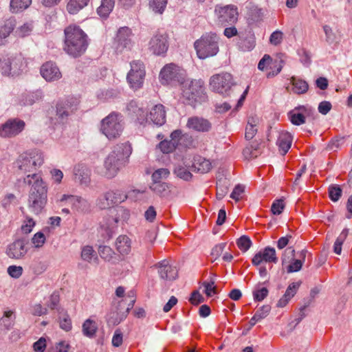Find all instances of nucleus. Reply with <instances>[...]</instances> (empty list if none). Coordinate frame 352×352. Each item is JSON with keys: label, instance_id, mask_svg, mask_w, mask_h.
<instances>
[{"label": "nucleus", "instance_id": "obj_14", "mask_svg": "<svg viewBox=\"0 0 352 352\" xmlns=\"http://www.w3.org/2000/svg\"><path fill=\"white\" fill-rule=\"evenodd\" d=\"M168 47V36L166 34L157 33L149 41V50L154 54H164L166 52Z\"/></svg>", "mask_w": 352, "mask_h": 352}, {"label": "nucleus", "instance_id": "obj_29", "mask_svg": "<svg viewBox=\"0 0 352 352\" xmlns=\"http://www.w3.org/2000/svg\"><path fill=\"white\" fill-rule=\"evenodd\" d=\"M116 249L121 254H128L131 251V240L126 235L118 236L116 242Z\"/></svg>", "mask_w": 352, "mask_h": 352}, {"label": "nucleus", "instance_id": "obj_32", "mask_svg": "<svg viewBox=\"0 0 352 352\" xmlns=\"http://www.w3.org/2000/svg\"><path fill=\"white\" fill-rule=\"evenodd\" d=\"M173 173L177 177L185 181H189L192 177L190 170L186 164L185 166L180 164L175 165Z\"/></svg>", "mask_w": 352, "mask_h": 352}, {"label": "nucleus", "instance_id": "obj_45", "mask_svg": "<svg viewBox=\"0 0 352 352\" xmlns=\"http://www.w3.org/2000/svg\"><path fill=\"white\" fill-rule=\"evenodd\" d=\"M179 144L186 148H195L197 146L198 141L190 134L184 133Z\"/></svg>", "mask_w": 352, "mask_h": 352}, {"label": "nucleus", "instance_id": "obj_51", "mask_svg": "<svg viewBox=\"0 0 352 352\" xmlns=\"http://www.w3.org/2000/svg\"><path fill=\"white\" fill-rule=\"evenodd\" d=\"M236 244L242 252H246L251 247L252 241L248 236L243 235L237 240Z\"/></svg>", "mask_w": 352, "mask_h": 352}, {"label": "nucleus", "instance_id": "obj_55", "mask_svg": "<svg viewBox=\"0 0 352 352\" xmlns=\"http://www.w3.org/2000/svg\"><path fill=\"white\" fill-rule=\"evenodd\" d=\"M209 88L211 91L219 93L220 92V75L214 74L210 77L209 81Z\"/></svg>", "mask_w": 352, "mask_h": 352}, {"label": "nucleus", "instance_id": "obj_13", "mask_svg": "<svg viewBox=\"0 0 352 352\" xmlns=\"http://www.w3.org/2000/svg\"><path fill=\"white\" fill-rule=\"evenodd\" d=\"M27 244L28 242L24 239H16L8 245L6 254L12 259H21L28 252Z\"/></svg>", "mask_w": 352, "mask_h": 352}, {"label": "nucleus", "instance_id": "obj_24", "mask_svg": "<svg viewBox=\"0 0 352 352\" xmlns=\"http://www.w3.org/2000/svg\"><path fill=\"white\" fill-rule=\"evenodd\" d=\"M15 26L16 20L12 18L6 20L4 24L0 26V45H3L7 43V38L13 32Z\"/></svg>", "mask_w": 352, "mask_h": 352}, {"label": "nucleus", "instance_id": "obj_2", "mask_svg": "<svg viewBox=\"0 0 352 352\" xmlns=\"http://www.w3.org/2000/svg\"><path fill=\"white\" fill-rule=\"evenodd\" d=\"M131 153L132 148L129 142L118 144L114 146L104 162V175L108 178L114 177L119 170L125 166Z\"/></svg>", "mask_w": 352, "mask_h": 352}, {"label": "nucleus", "instance_id": "obj_15", "mask_svg": "<svg viewBox=\"0 0 352 352\" xmlns=\"http://www.w3.org/2000/svg\"><path fill=\"white\" fill-rule=\"evenodd\" d=\"M278 260L275 249L274 248L266 247L254 256L252 262L254 265L258 266L263 261L265 263H276Z\"/></svg>", "mask_w": 352, "mask_h": 352}, {"label": "nucleus", "instance_id": "obj_56", "mask_svg": "<svg viewBox=\"0 0 352 352\" xmlns=\"http://www.w3.org/2000/svg\"><path fill=\"white\" fill-rule=\"evenodd\" d=\"M245 191V186L241 184H237L230 194V198L235 201H239L242 198V195Z\"/></svg>", "mask_w": 352, "mask_h": 352}, {"label": "nucleus", "instance_id": "obj_3", "mask_svg": "<svg viewBox=\"0 0 352 352\" xmlns=\"http://www.w3.org/2000/svg\"><path fill=\"white\" fill-rule=\"evenodd\" d=\"M64 50L73 57L85 53L88 46L86 34L78 26L69 25L65 30Z\"/></svg>", "mask_w": 352, "mask_h": 352}, {"label": "nucleus", "instance_id": "obj_63", "mask_svg": "<svg viewBox=\"0 0 352 352\" xmlns=\"http://www.w3.org/2000/svg\"><path fill=\"white\" fill-rule=\"evenodd\" d=\"M60 302V295L58 292H54L52 294V295L50 297V300L47 306L51 309H54L57 308V306L58 305Z\"/></svg>", "mask_w": 352, "mask_h": 352}, {"label": "nucleus", "instance_id": "obj_4", "mask_svg": "<svg viewBox=\"0 0 352 352\" xmlns=\"http://www.w3.org/2000/svg\"><path fill=\"white\" fill-rule=\"evenodd\" d=\"M183 102L196 108L207 100L204 82L201 79H184L181 85Z\"/></svg>", "mask_w": 352, "mask_h": 352}, {"label": "nucleus", "instance_id": "obj_58", "mask_svg": "<svg viewBox=\"0 0 352 352\" xmlns=\"http://www.w3.org/2000/svg\"><path fill=\"white\" fill-rule=\"evenodd\" d=\"M8 274L14 278H19L21 276L23 269L21 266L10 265L8 267Z\"/></svg>", "mask_w": 352, "mask_h": 352}, {"label": "nucleus", "instance_id": "obj_41", "mask_svg": "<svg viewBox=\"0 0 352 352\" xmlns=\"http://www.w3.org/2000/svg\"><path fill=\"white\" fill-rule=\"evenodd\" d=\"M287 118L292 124L299 126L305 122V116L300 112L294 113V111H289Z\"/></svg>", "mask_w": 352, "mask_h": 352}, {"label": "nucleus", "instance_id": "obj_19", "mask_svg": "<svg viewBox=\"0 0 352 352\" xmlns=\"http://www.w3.org/2000/svg\"><path fill=\"white\" fill-rule=\"evenodd\" d=\"M187 126L195 131L206 132L210 130L211 125L207 120L198 117H192L188 120Z\"/></svg>", "mask_w": 352, "mask_h": 352}, {"label": "nucleus", "instance_id": "obj_40", "mask_svg": "<svg viewBox=\"0 0 352 352\" xmlns=\"http://www.w3.org/2000/svg\"><path fill=\"white\" fill-rule=\"evenodd\" d=\"M166 111H150L148 118L157 126H162L166 122Z\"/></svg>", "mask_w": 352, "mask_h": 352}, {"label": "nucleus", "instance_id": "obj_43", "mask_svg": "<svg viewBox=\"0 0 352 352\" xmlns=\"http://www.w3.org/2000/svg\"><path fill=\"white\" fill-rule=\"evenodd\" d=\"M148 4L155 12L161 14L166 6L167 0H148Z\"/></svg>", "mask_w": 352, "mask_h": 352}, {"label": "nucleus", "instance_id": "obj_12", "mask_svg": "<svg viewBox=\"0 0 352 352\" xmlns=\"http://www.w3.org/2000/svg\"><path fill=\"white\" fill-rule=\"evenodd\" d=\"M131 35V30L127 27H122L118 30L114 40V47L117 52H122L124 49L130 48Z\"/></svg>", "mask_w": 352, "mask_h": 352}, {"label": "nucleus", "instance_id": "obj_6", "mask_svg": "<svg viewBox=\"0 0 352 352\" xmlns=\"http://www.w3.org/2000/svg\"><path fill=\"white\" fill-rule=\"evenodd\" d=\"M43 153L36 150L21 154L17 161L16 164L21 173L30 175L34 174L37 166H40L43 163Z\"/></svg>", "mask_w": 352, "mask_h": 352}, {"label": "nucleus", "instance_id": "obj_57", "mask_svg": "<svg viewBox=\"0 0 352 352\" xmlns=\"http://www.w3.org/2000/svg\"><path fill=\"white\" fill-rule=\"evenodd\" d=\"M59 324L60 327L65 331H69L72 329V320L67 314H65L63 318H60Z\"/></svg>", "mask_w": 352, "mask_h": 352}, {"label": "nucleus", "instance_id": "obj_1", "mask_svg": "<svg viewBox=\"0 0 352 352\" xmlns=\"http://www.w3.org/2000/svg\"><path fill=\"white\" fill-rule=\"evenodd\" d=\"M23 183L31 186L29 191L28 205L31 212L40 214L47 204V188L41 176L36 173L30 174L23 178Z\"/></svg>", "mask_w": 352, "mask_h": 352}, {"label": "nucleus", "instance_id": "obj_49", "mask_svg": "<svg viewBox=\"0 0 352 352\" xmlns=\"http://www.w3.org/2000/svg\"><path fill=\"white\" fill-rule=\"evenodd\" d=\"M10 57H0V73L3 76H10V67H9Z\"/></svg>", "mask_w": 352, "mask_h": 352}, {"label": "nucleus", "instance_id": "obj_62", "mask_svg": "<svg viewBox=\"0 0 352 352\" xmlns=\"http://www.w3.org/2000/svg\"><path fill=\"white\" fill-rule=\"evenodd\" d=\"M295 255V250L292 247L286 248L282 256L283 265L289 263L290 260L294 259Z\"/></svg>", "mask_w": 352, "mask_h": 352}, {"label": "nucleus", "instance_id": "obj_9", "mask_svg": "<svg viewBox=\"0 0 352 352\" xmlns=\"http://www.w3.org/2000/svg\"><path fill=\"white\" fill-rule=\"evenodd\" d=\"M130 65L131 69L127 74L126 79L133 89H138L143 85L145 76L144 66L140 60H133Z\"/></svg>", "mask_w": 352, "mask_h": 352}, {"label": "nucleus", "instance_id": "obj_54", "mask_svg": "<svg viewBox=\"0 0 352 352\" xmlns=\"http://www.w3.org/2000/svg\"><path fill=\"white\" fill-rule=\"evenodd\" d=\"M38 94L34 93L25 94L22 95L21 102L23 106H30L38 99Z\"/></svg>", "mask_w": 352, "mask_h": 352}, {"label": "nucleus", "instance_id": "obj_53", "mask_svg": "<svg viewBox=\"0 0 352 352\" xmlns=\"http://www.w3.org/2000/svg\"><path fill=\"white\" fill-rule=\"evenodd\" d=\"M12 311H7L4 312L3 316L1 318L0 322L6 330H10L13 324V321L10 318L12 315Z\"/></svg>", "mask_w": 352, "mask_h": 352}, {"label": "nucleus", "instance_id": "obj_35", "mask_svg": "<svg viewBox=\"0 0 352 352\" xmlns=\"http://www.w3.org/2000/svg\"><path fill=\"white\" fill-rule=\"evenodd\" d=\"M115 5L114 0H102L100 6L97 9L98 14L103 18H107Z\"/></svg>", "mask_w": 352, "mask_h": 352}, {"label": "nucleus", "instance_id": "obj_31", "mask_svg": "<svg viewBox=\"0 0 352 352\" xmlns=\"http://www.w3.org/2000/svg\"><path fill=\"white\" fill-rule=\"evenodd\" d=\"M126 197V195L120 190L109 191L104 194V199L110 205L121 203L124 201Z\"/></svg>", "mask_w": 352, "mask_h": 352}, {"label": "nucleus", "instance_id": "obj_61", "mask_svg": "<svg viewBox=\"0 0 352 352\" xmlns=\"http://www.w3.org/2000/svg\"><path fill=\"white\" fill-rule=\"evenodd\" d=\"M45 241V236L41 232L36 233L32 239V243L36 248H41L43 245Z\"/></svg>", "mask_w": 352, "mask_h": 352}, {"label": "nucleus", "instance_id": "obj_52", "mask_svg": "<svg viewBox=\"0 0 352 352\" xmlns=\"http://www.w3.org/2000/svg\"><path fill=\"white\" fill-rule=\"evenodd\" d=\"M33 30V25L32 23H26L19 27L15 32L17 36L20 37H25L29 35Z\"/></svg>", "mask_w": 352, "mask_h": 352}, {"label": "nucleus", "instance_id": "obj_64", "mask_svg": "<svg viewBox=\"0 0 352 352\" xmlns=\"http://www.w3.org/2000/svg\"><path fill=\"white\" fill-rule=\"evenodd\" d=\"M35 352H44L46 349V340L41 337L33 344Z\"/></svg>", "mask_w": 352, "mask_h": 352}, {"label": "nucleus", "instance_id": "obj_48", "mask_svg": "<svg viewBox=\"0 0 352 352\" xmlns=\"http://www.w3.org/2000/svg\"><path fill=\"white\" fill-rule=\"evenodd\" d=\"M342 190L338 185H331L329 187V196L331 201L336 202L339 200Z\"/></svg>", "mask_w": 352, "mask_h": 352}, {"label": "nucleus", "instance_id": "obj_25", "mask_svg": "<svg viewBox=\"0 0 352 352\" xmlns=\"http://www.w3.org/2000/svg\"><path fill=\"white\" fill-rule=\"evenodd\" d=\"M109 215H110L114 223L126 221L129 219L130 214L129 211L122 206H117L111 208L109 210Z\"/></svg>", "mask_w": 352, "mask_h": 352}, {"label": "nucleus", "instance_id": "obj_46", "mask_svg": "<svg viewBox=\"0 0 352 352\" xmlns=\"http://www.w3.org/2000/svg\"><path fill=\"white\" fill-rule=\"evenodd\" d=\"M98 252L101 258L108 261H111L115 255L113 250L107 245L100 246Z\"/></svg>", "mask_w": 352, "mask_h": 352}, {"label": "nucleus", "instance_id": "obj_20", "mask_svg": "<svg viewBox=\"0 0 352 352\" xmlns=\"http://www.w3.org/2000/svg\"><path fill=\"white\" fill-rule=\"evenodd\" d=\"M91 171L85 164H78L74 167L75 179L82 184H87L90 181Z\"/></svg>", "mask_w": 352, "mask_h": 352}, {"label": "nucleus", "instance_id": "obj_38", "mask_svg": "<svg viewBox=\"0 0 352 352\" xmlns=\"http://www.w3.org/2000/svg\"><path fill=\"white\" fill-rule=\"evenodd\" d=\"M47 118L50 120V124H56L62 123L65 118H66L69 114L67 111H47Z\"/></svg>", "mask_w": 352, "mask_h": 352}, {"label": "nucleus", "instance_id": "obj_36", "mask_svg": "<svg viewBox=\"0 0 352 352\" xmlns=\"http://www.w3.org/2000/svg\"><path fill=\"white\" fill-rule=\"evenodd\" d=\"M89 1V0H69L67 5V10L72 14H76L85 7Z\"/></svg>", "mask_w": 352, "mask_h": 352}, {"label": "nucleus", "instance_id": "obj_22", "mask_svg": "<svg viewBox=\"0 0 352 352\" xmlns=\"http://www.w3.org/2000/svg\"><path fill=\"white\" fill-rule=\"evenodd\" d=\"M243 156L245 160H250L257 157L261 153V144L257 140L246 145L243 150Z\"/></svg>", "mask_w": 352, "mask_h": 352}, {"label": "nucleus", "instance_id": "obj_30", "mask_svg": "<svg viewBox=\"0 0 352 352\" xmlns=\"http://www.w3.org/2000/svg\"><path fill=\"white\" fill-rule=\"evenodd\" d=\"M292 91L297 94H302L307 91L309 85L307 82L299 78L292 76L291 78Z\"/></svg>", "mask_w": 352, "mask_h": 352}, {"label": "nucleus", "instance_id": "obj_27", "mask_svg": "<svg viewBox=\"0 0 352 352\" xmlns=\"http://www.w3.org/2000/svg\"><path fill=\"white\" fill-rule=\"evenodd\" d=\"M292 142V136L288 132H281L279 134L277 144L279 151L283 155H285L291 147Z\"/></svg>", "mask_w": 352, "mask_h": 352}, {"label": "nucleus", "instance_id": "obj_23", "mask_svg": "<svg viewBox=\"0 0 352 352\" xmlns=\"http://www.w3.org/2000/svg\"><path fill=\"white\" fill-rule=\"evenodd\" d=\"M80 100L77 97L68 96L59 100L56 104V110H74L78 108Z\"/></svg>", "mask_w": 352, "mask_h": 352}, {"label": "nucleus", "instance_id": "obj_59", "mask_svg": "<svg viewBox=\"0 0 352 352\" xmlns=\"http://www.w3.org/2000/svg\"><path fill=\"white\" fill-rule=\"evenodd\" d=\"M214 279L211 278L209 282H204L203 284L205 288L204 292L208 297H210L214 294H216V287L214 286Z\"/></svg>", "mask_w": 352, "mask_h": 352}, {"label": "nucleus", "instance_id": "obj_5", "mask_svg": "<svg viewBox=\"0 0 352 352\" xmlns=\"http://www.w3.org/2000/svg\"><path fill=\"white\" fill-rule=\"evenodd\" d=\"M218 41L216 34L210 32L203 35L194 43L197 56L200 59H205L216 55L219 52Z\"/></svg>", "mask_w": 352, "mask_h": 352}, {"label": "nucleus", "instance_id": "obj_11", "mask_svg": "<svg viewBox=\"0 0 352 352\" xmlns=\"http://www.w3.org/2000/svg\"><path fill=\"white\" fill-rule=\"evenodd\" d=\"M125 305V300L117 301L116 299H113L111 311L107 318L109 325H118L127 317V311L124 310Z\"/></svg>", "mask_w": 352, "mask_h": 352}, {"label": "nucleus", "instance_id": "obj_34", "mask_svg": "<svg viewBox=\"0 0 352 352\" xmlns=\"http://www.w3.org/2000/svg\"><path fill=\"white\" fill-rule=\"evenodd\" d=\"M149 188L153 192L161 197L168 195L170 192L168 184L166 182H151Z\"/></svg>", "mask_w": 352, "mask_h": 352}, {"label": "nucleus", "instance_id": "obj_10", "mask_svg": "<svg viewBox=\"0 0 352 352\" xmlns=\"http://www.w3.org/2000/svg\"><path fill=\"white\" fill-rule=\"evenodd\" d=\"M25 126V122L19 118L8 119L0 126V137L12 138L21 133Z\"/></svg>", "mask_w": 352, "mask_h": 352}, {"label": "nucleus", "instance_id": "obj_37", "mask_svg": "<svg viewBox=\"0 0 352 352\" xmlns=\"http://www.w3.org/2000/svg\"><path fill=\"white\" fill-rule=\"evenodd\" d=\"M31 3L32 0H11L10 9L12 12L17 13L29 8Z\"/></svg>", "mask_w": 352, "mask_h": 352}, {"label": "nucleus", "instance_id": "obj_16", "mask_svg": "<svg viewBox=\"0 0 352 352\" xmlns=\"http://www.w3.org/2000/svg\"><path fill=\"white\" fill-rule=\"evenodd\" d=\"M40 72L42 77L49 82L58 80L62 76L59 68L52 61L44 63L41 67Z\"/></svg>", "mask_w": 352, "mask_h": 352}, {"label": "nucleus", "instance_id": "obj_8", "mask_svg": "<svg viewBox=\"0 0 352 352\" xmlns=\"http://www.w3.org/2000/svg\"><path fill=\"white\" fill-rule=\"evenodd\" d=\"M160 82L162 85L182 84L185 79L184 71L173 64L166 65L160 73Z\"/></svg>", "mask_w": 352, "mask_h": 352}, {"label": "nucleus", "instance_id": "obj_50", "mask_svg": "<svg viewBox=\"0 0 352 352\" xmlns=\"http://www.w3.org/2000/svg\"><path fill=\"white\" fill-rule=\"evenodd\" d=\"M177 146V142H173L171 140H163L159 144L160 149L164 153H169L173 152Z\"/></svg>", "mask_w": 352, "mask_h": 352}, {"label": "nucleus", "instance_id": "obj_44", "mask_svg": "<svg viewBox=\"0 0 352 352\" xmlns=\"http://www.w3.org/2000/svg\"><path fill=\"white\" fill-rule=\"evenodd\" d=\"M64 200H68L69 204H72L74 207L77 208H79V205L83 206L84 207H86L88 205V203L85 199L81 197H77L72 195L67 196L64 195L63 196V198L61 199V201Z\"/></svg>", "mask_w": 352, "mask_h": 352}, {"label": "nucleus", "instance_id": "obj_42", "mask_svg": "<svg viewBox=\"0 0 352 352\" xmlns=\"http://www.w3.org/2000/svg\"><path fill=\"white\" fill-rule=\"evenodd\" d=\"M170 175V171L167 168H159L152 174V182L162 183V180L166 179Z\"/></svg>", "mask_w": 352, "mask_h": 352}, {"label": "nucleus", "instance_id": "obj_21", "mask_svg": "<svg viewBox=\"0 0 352 352\" xmlns=\"http://www.w3.org/2000/svg\"><path fill=\"white\" fill-rule=\"evenodd\" d=\"M300 285V282H294L289 284L288 287L287 288L285 294L283 297L278 301L277 307H285L292 298L294 296L298 290Z\"/></svg>", "mask_w": 352, "mask_h": 352}, {"label": "nucleus", "instance_id": "obj_18", "mask_svg": "<svg viewBox=\"0 0 352 352\" xmlns=\"http://www.w3.org/2000/svg\"><path fill=\"white\" fill-rule=\"evenodd\" d=\"M10 63L9 67L12 76L21 74L27 66L26 60L21 54L10 57Z\"/></svg>", "mask_w": 352, "mask_h": 352}, {"label": "nucleus", "instance_id": "obj_26", "mask_svg": "<svg viewBox=\"0 0 352 352\" xmlns=\"http://www.w3.org/2000/svg\"><path fill=\"white\" fill-rule=\"evenodd\" d=\"M210 168L211 163L210 161L199 156L194 158L193 163L190 167V170L201 174L208 173Z\"/></svg>", "mask_w": 352, "mask_h": 352}, {"label": "nucleus", "instance_id": "obj_47", "mask_svg": "<svg viewBox=\"0 0 352 352\" xmlns=\"http://www.w3.org/2000/svg\"><path fill=\"white\" fill-rule=\"evenodd\" d=\"M105 220V224L102 226V227H105L107 234V239L109 240L112 237L113 229L117 227L118 223H114L113 218L109 215V214H107Z\"/></svg>", "mask_w": 352, "mask_h": 352}, {"label": "nucleus", "instance_id": "obj_7", "mask_svg": "<svg viewBox=\"0 0 352 352\" xmlns=\"http://www.w3.org/2000/svg\"><path fill=\"white\" fill-rule=\"evenodd\" d=\"M100 131L109 139H116L121 135L122 124L120 114L112 112L102 120Z\"/></svg>", "mask_w": 352, "mask_h": 352}, {"label": "nucleus", "instance_id": "obj_33", "mask_svg": "<svg viewBox=\"0 0 352 352\" xmlns=\"http://www.w3.org/2000/svg\"><path fill=\"white\" fill-rule=\"evenodd\" d=\"M82 329V333L85 336L93 338L98 330V325L94 320L89 318L83 322Z\"/></svg>", "mask_w": 352, "mask_h": 352}, {"label": "nucleus", "instance_id": "obj_39", "mask_svg": "<svg viewBox=\"0 0 352 352\" xmlns=\"http://www.w3.org/2000/svg\"><path fill=\"white\" fill-rule=\"evenodd\" d=\"M307 251L302 250L300 252V259H292L293 262L288 266L287 272H295L299 271L302 265V262L305 261Z\"/></svg>", "mask_w": 352, "mask_h": 352}, {"label": "nucleus", "instance_id": "obj_60", "mask_svg": "<svg viewBox=\"0 0 352 352\" xmlns=\"http://www.w3.org/2000/svg\"><path fill=\"white\" fill-rule=\"evenodd\" d=\"M123 342V334L120 329H117L112 338L111 343L115 347H119Z\"/></svg>", "mask_w": 352, "mask_h": 352}, {"label": "nucleus", "instance_id": "obj_28", "mask_svg": "<svg viewBox=\"0 0 352 352\" xmlns=\"http://www.w3.org/2000/svg\"><path fill=\"white\" fill-rule=\"evenodd\" d=\"M221 18L223 19L224 21L228 23L232 24L237 21L238 19V11L237 8L234 6H228L221 8Z\"/></svg>", "mask_w": 352, "mask_h": 352}, {"label": "nucleus", "instance_id": "obj_17", "mask_svg": "<svg viewBox=\"0 0 352 352\" xmlns=\"http://www.w3.org/2000/svg\"><path fill=\"white\" fill-rule=\"evenodd\" d=\"M159 269L158 272L162 279L173 280L177 276V270L176 267L168 265L166 261H162L155 265Z\"/></svg>", "mask_w": 352, "mask_h": 352}]
</instances>
